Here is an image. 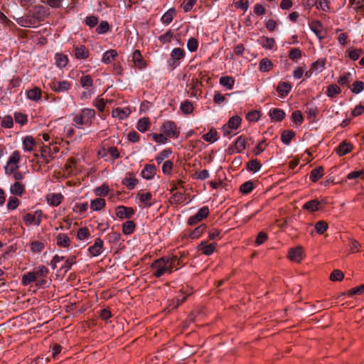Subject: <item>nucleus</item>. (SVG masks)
Wrapping results in <instances>:
<instances>
[{"label": "nucleus", "instance_id": "nucleus-35", "mask_svg": "<svg viewBox=\"0 0 364 364\" xmlns=\"http://www.w3.org/2000/svg\"><path fill=\"white\" fill-rule=\"evenodd\" d=\"M220 83L228 90H232L235 84V79L230 76H223L220 78Z\"/></svg>", "mask_w": 364, "mask_h": 364}, {"label": "nucleus", "instance_id": "nucleus-25", "mask_svg": "<svg viewBox=\"0 0 364 364\" xmlns=\"http://www.w3.org/2000/svg\"><path fill=\"white\" fill-rule=\"evenodd\" d=\"M269 114L272 120L277 122H281L286 115L284 111L279 108L271 109Z\"/></svg>", "mask_w": 364, "mask_h": 364}, {"label": "nucleus", "instance_id": "nucleus-3", "mask_svg": "<svg viewBox=\"0 0 364 364\" xmlns=\"http://www.w3.org/2000/svg\"><path fill=\"white\" fill-rule=\"evenodd\" d=\"M21 154L18 151H14L9 156L7 164L5 166V171L6 173H14L18 168V164L20 162Z\"/></svg>", "mask_w": 364, "mask_h": 364}, {"label": "nucleus", "instance_id": "nucleus-12", "mask_svg": "<svg viewBox=\"0 0 364 364\" xmlns=\"http://www.w3.org/2000/svg\"><path fill=\"white\" fill-rule=\"evenodd\" d=\"M136 198L141 202L145 207H151L153 204L152 194L149 192H144L140 191L136 196Z\"/></svg>", "mask_w": 364, "mask_h": 364}, {"label": "nucleus", "instance_id": "nucleus-16", "mask_svg": "<svg viewBox=\"0 0 364 364\" xmlns=\"http://www.w3.org/2000/svg\"><path fill=\"white\" fill-rule=\"evenodd\" d=\"M36 142L32 136H26L23 139V149L24 151L31 152L34 150Z\"/></svg>", "mask_w": 364, "mask_h": 364}, {"label": "nucleus", "instance_id": "nucleus-58", "mask_svg": "<svg viewBox=\"0 0 364 364\" xmlns=\"http://www.w3.org/2000/svg\"><path fill=\"white\" fill-rule=\"evenodd\" d=\"M254 188L253 182L248 181L245 182L240 188V191L244 194L250 193Z\"/></svg>", "mask_w": 364, "mask_h": 364}, {"label": "nucleus", "instance_id": "nucleus-45", "mask_svg": "<svg viewBox=\"0 0 364 364\" xmlns=\"http://www.w3.org/2000/svg\"><path fill=\"white\" fill-rule=\"evenodd\" d=\"M260 43L263 48L266 49H272L275 46V41L272 38L269 37H262L260 40Z\"/></svg>", "mask_w": 364, "mask_h": 364}, {"label": "nucleus", "instance_id": "nucleus-60", "mask_svg": "<svg viewBox=\"0 0 364 364\" xmlns=\"http://www.w3.org/2000/svg\"><path fill=\"white\" fill-rule=\"evenodd\" d=\"M109 191L108 185L104 183L95 189V193L98 196H105L108 194Z\"/></svg>", "mask_w": 364, "mask_h": 364}, {"label": "nucleus", "instance_id": "nucleus-51", "mask_svg": "<svg viewBox=\"0 0 364 364\" xmlns=\"http://www.w3.org/2000/svg\"><path fill=\"white\" fill-rule=\"evenodd\" d=\"M180 108L183 113L186 114H191L193 111V103L189 100H185L181 102Z\"/></svg>", "mask_w": 364, "mask_h": 364}, {"label": "nucleus", "instance_id": "nucleus-5", "mask_svg": "<svg viewBox=\"0 0 364 364\" xmlns=\"http://www.w3.org/2000/svg\"><path fill=\"white\" fill-rule=\"evenodd\" d=\"M209 215V208L208 206H203L198 210L196 214L191 216L188 219V224L191 225H194L197 224L198 222L203 220Z\"/></svg>", "mask_w": 364, "mask_h": 364}, {"label": "nucleus", "instance_id": "nucleus-57", "mask_svg": "<svg viewBox=\"0 0 364 364\" xmlns=\"http://www.w3.org/2000/svg\"><path fill=\"white\" fill-rule=\"evenodd\" d=\"M33 282H36V279L32 272H28L23 275L22 284L23 285L27 286Z\"/></svg>", "mask_w": 364, "mask_h": 364}, {"label": "nucleus", "instance_id": "nucleus-11", "mask_svg": "<svg viewBox=\"0 0 364 364\" xmlns=\"http://www.w3.org/2000/svg\"><path fill=\"white\" fill-rule=\"evenodd\" d=\"M216 244H207L205 241H202L198 246V250L205 255H212L215 250Z\"/></svg>", "mask_w": 364, "mask_h": 364}, {"label": "nucleus", "instance_id": "nucleus-63", "mask_svg": "<svg viewBox=\"0 0 364 364\" xmlns=\"http://www.w3.org/2000/svg\"><path fill=\"white\" fill-rule=\"evenodd\" d=\"M90 235V231L87 228H81L77 230V237L80 240L87 239Z\"/></svg>", "mask_w": 364, "mask_h": 364}, {"label": "nucleus", "instance_id": "nucleus-22", "mask_svg": "<svg viewBox=\"0 0 364 364\" xmlns=\"http://www.w3.org/2000/svg\"><path fill=\"white\" fill-rule=\"evenodd\" d=\"M131 113L129 108H115L112 112V116L113 117H118L120 119H123L127 117Z\"/></svg>", "mask_w": 364, "mask_h": 364}, {"label": "nucleus", "instance_id": "nucleus-10", "mask_svg": "<svg viewBox=\"0 0 364 364\" xmlns=\"http://www.w3.org/2000/svg\"><path fill=\"white\" fill-rule=\"evenodd\" d=\"M103 241L100 238H97L95 243L88 248L89 253L92 257H97L100 255L103 249Z\"/></svg>", "mask_w": 364, "mask_h": 364}, {"label": "nucleus", "instance_id": "nucleus-53", "mask_svg": "<svg viewBox=\"0 0 364 364\" xmlns=\"http://www.w3.org/2000/svg\"><path fill=\"white\" fill-rule=\"evenodd\" d=\"M150 136L158 144H165L167 143L168 137L164 133H153L150 134Z\"/></svg>", "mask_w": 364, "mask_h": 364}, {"label": "nucleus", "instance_id": "nucleus-17", "mask_svg": "<svg viewBox=\"0 0 364 364\" xmlns=\"http://www.w3.org/2000/svg\"><path fill=\"white\" fill-rule=\"evenodd\" d=\"M141 176L147 180L154 178L156 174V167L153 164H146L141 171Z\"/></svg>", "mask_w": 364, "mask_h": 364}, {"label": "nucleus", "instance_id": "nucleus-27", "mask_svg": "<svg viewBox=\"0 0 364 364\" xmlns=\"http://www.w3.org/2000/svg\"><path fill=\"white\" fill-rule=\"evenodd\" d=\"M118 55V53L116 50L110 49L104 53L102 62L105 64H109L112 61L114 60L115 58Z\"/></svg>", "mask_w": 364, "mask_h": 364}, {"label": "nucleus", "instance_id": "nucleus-29", "mask_svg": "<svg viewBox=\"0 0 364 364\" xmlns=\"http://www.w3.org/2000/svg\"><path fill=\"white\" fill-rule=\"evenodd\" d=\"M353 148L350 143L346 141H342L337 148L336 152L339 156H344L349 153Z\"/></svg>", "mask_w": 364, "mask_h": 364}, {"label": "nucleus", "instance_id": "nucleus-33", "mask_svg": "<svg viewBox=\"0 0 364 364\" xmlns=\"http://www.w3.org/2000/svg\"><path fill=\"white\" fill-rule=\"evenodd\" d=\"M246 148L245 138L240 136L234 144V149L237 153H241Z\"/></svg>", "mask_w": 364, "mask_h": 364}, {"label": "nucleus", "instance_id": "nucleus-4", "mask_svg": "<svg viewBox=\"0 0 364 364\" xmlns=\"http://www.w3.org/2000/svg\"><path fill=\"white\" fill-rule=\"evenodd\" d=\"M49 86L53 92H65L71 88L72 83L68 80L58 81L54 79L49 82Z\"/></svg>", "mask_w": 364, "mask_h": 364}, {"label": "nucleus", "instance_id": "nucleus-13", "mask_svg": "<svg viewBox=\"0 0 364 364\" xmlns=\"http://www.w3.org/2000/svg\"><path fill=\"white\" fill-rule=\"evenodd\" d=\"M38 23V21H37L29 12L28 15L21 18L18 21V23L23 27H36Z\"/></svg>", "mask_w": 364, "mask_h": 364}, {"label": "nucleus", "instance_id": "nucleus-36", "mask_svg": "<svg viewBox=\"0 0 364 364\" xmlns=\"http://www.w3.org/2000/svg\"><path fill=\"white\" fill-rule=\"evenodd\" d=\"M295 134L296 133L294 131L285 130L282 133L281 140L284 144L289 145Z\"/></svg>", "mask_w": 364, "mask_h": 364}, {"label": "nucleus", "instance_id": "nucleus-23", "mask_svg": "<svg viewBox=\"0 0 364 364\" xmlns=\"http://www.w3.org/2000/svg\"><path fill=\"white\" fill-rule=\"evenodd\" d=\"M321 202L315 199L305 203L303 205V208L309 212H315L321 209Z\"/></svg>", "mask_w": 364, "mask_h": 364}, {"label": "nucleus", "instance_id": "nucleus-15", "mask_svg": "<svg viewBox=\"0 0 364 364\" xmlns=\"http://www.w3.org/2000/svg\"><path fill=\"white\" fill-rule=\"evenodd\" d=\"M73 53L75 57L78 60L86 59L90 55L88 49L85 46H75Z\"/></svg>", "mask_w": 364, "mask_h": 364}, {"label": "nucleus", "instance_id": "nucleus-9", "mask_svg": "<svg viewBox=\"0 0 364 364\" xmlns=\"http://www.w3.org/2000/svg\"><path fill=\"white\" fill-rule=\"evenodd\" d=\"M289 258L294 262H300L304 258V251L301 246L291 248L289 251Z\"/></svg>", "mask_w": 364, "mask_h": 364}, {"label": "nucleus", "instance_id": "nucleus-56", "mask_svg": "<svg viewBox=\"0 0 364 364\" xmlns=\"http://www.w3.org/2000/svg\"><path fill=\"white\" fill-rule=\"evenodd\" d=\"M171 154V150L170 149H164L162 151H161L155 158L156 161L158 164H161L163 162V161L165 159H167L169 157V156Z\"/></svg>", "mask_w": 364, "mask_h": 364}, {"label": "nucleus", "instance_id": "nucleus-44", "mask_svg": "<svg viewBox=\"0 0 364 364\" xmlns=\"http://www.w3.org/2000/svg\"><path fill=\"white\" fill-rule=\"evenodd\" d=\"M135 223L132 220L125 222L122 225V231L124 235H130L135 230Z\"/></svg>", "mask_w": 364, "mask_h": 364}, {"label": "nucleus", "instance_id": "nucleus-31", "mask_svg": "<svg viewBox=\"0 0 364 364\" xmlns=\"http://www.w3.org/2000/svg\"><path fill=\"white\" fill-rule=\"evenodd\" d=\"M56 243L58 246L67 247L70 244V240L67 235L64 233H60L56 237Z\"/></svg>", "mask_w": 364, "mask_h": 364}, {"label": "nucleus", "instance_id": "nucleus-38", "mask_svg": "<svg viewBox=\"0 0 364 364\" xmlns=\"http://www.w3.org/2000/svg\"><path fill=\"white\" fill-rule=\"evenodd\" d=\"M105 205V200L101 198H95L91 200L90 208L92 210L98 211L100 210Z\"/></svg>", "mask_w": 364, "mask_h": 364}, {"label": "nucleus", "instance_id": "nucleus-1", "mask_svg": "<svg viewBox=\"0 0 364 364\" xmlns=\"http://www.w3.org/2000/svg\"><path fill=\"white\" fill-rule=\"evenodd\" d=\"M183 255L178 257L177 255H166L154 260L151 264L152 274L156 278H160L165 274H171L178 270L183 266Z\"/></svg>", "mask_w": 364, "mask_h": 364}, {"label": "nucleus", "instance_id": "nucleus-42", "mask_svg": "<svg viewBox=\"0 0 364 364\" xmlns=\"http://www.w3.org/2000/svg\"><path fill=\"white\" fill-rule=\"evenodd\" d=\"M323 168L322 166L313 169L310 174V179L313 182H316L323 176Z\"/></svg>", "mask_w": 364, "mask_h": 364}, {"label": "nucleus", "instance_id": "nucleus-24", "mask_svg": "<svg viewBox=\"0 0 364 364\" xmlns=\"http://www.w3.org/2000/svg\"><path fill=\"white\" fill-rule=\"evenodd\" d=\"M36 277V279L45 278L48 274V269L43 265L36 267L31 271Z\"/></svg>", "mask_w": 364, "mask_h": 364}, {"label": "nucleus", "instance_id": "nucleus-54", "mask_svg": "<svg viewBox=\"0 0 364 364\" xmlns=\"http://www.w3.org/2000/svg\"><path fill=\"white\" fill-rule=\"evenodd\" d=\"M353 80V75L350 73H344L343 75L340 76L338 80V84L341 85H346L349 84Z\"/></svg>", "mask_w": 364, "mask_h": 364}, {"label": "nucleus", "instance_id": "nucleus-34", "mask_svg": "<svg viewBox=\"0 0 364 364\" xmlns=\"http://www.w3.org/2000/svg\"><path fill=\"white\" fill-rule=\"evenodd\" d=\"M80 85L85 90L90 89L93 86V80L90 75H82L80 78Z\"/></svg>", "mask_w": 364, "mask_h": 364}, {"label": "nucleus", "instance_id": "nucleus-2", "mask_svg": "<svg viewBox=\"0 0 364 364\" xmlns=\"http://www.w3.org/2000/svg\"><path fill=\"white\" fill-rule=\"evenodd\" d=\"M161 131L169 138L177 139L180 135V131L173 121H165L161 127Z\"/></svg>", "mask_w": 364, "mask_h": 364}, {"label": "nucleus", "instance_id": "nucleus-43", "mask_svg": "<svg viewBox=\"0 0 364 364\" xmlns=\"http://www.w3.org/2000/svg\"><path fill=\"white\" fill-rule=\"evenodd\" d=\"M0 124L1 127L11 129L14 126V119L11 115H6L3 118L1 117Z\"/></svg>", "mask_w": 364, "mask_h": 364}, {"label": "nucleus", "instance_id": "nucleus-37", "mask_svg": "<svg viewBox=\"0 0 364 364\" xmlns=\"http://www.w3.org/2000/svg\"><path fill=\"white\" fill-rule=\"evenodd\" d=\"M27 97L31 100L38 101L41 97V90L37 87L31 89L27 92Z\"/></svg>", "mask_w": 364, "mask_h": 364}, {"label": "nucleus", "instance_id": "nucleus-28", "mask_svg": "<svg viewBox=\"0 0 364 364\" xmlns=\"http://www.w3.org/2000/svg\"><path fill=\"white\" fill-rule=\"evenodd\" d=\"M311 30L316 35L318 38L322 39L323 36H322L323 30H322V24L319 21H314L309 24Z\"/></svg>", "mask_w": 364, "mask_h": 364}, {"label": "nucleus", "instance_id": "nucleus-6", "mask_svg": "<svg viewBox=\"0 0 364 364\" xmlns=\"http://www.w3.org/2000/svg\"><path fill=\"white\" fill-rule=\"evenodd\" d=\"M41 215L42 212L41 210H36L34 214H26L23 216V220L26 225H31L33 224L38 226L41 224Z\"/></svg>", "mask_w": 364, "mask_h": 364}, {"label": "nucleus", "instance_id": "nucleus-40", "mask_svg": "<svg viewBox=\"0 0 364 364\" xmlns=\"http://www.w3.org/2000/svg\"><path fill=\"white\" fill-rule=\"evenodd\" d=\"M207 226L205 224L199 225L190 232L189 237L193 240L198 239L205 230Z\"/></svg>", "mask_w": 364, "mask_h": 364}, {"label": "nucleus", "instance_id": "nucleus-8", "mask_svg": "<svg viewBox=\"0 0 364 364\" xmlns=\"http://www.w3.org/2000/svg\"><path fill=\"white\" fill-rule=\"evenodd\" d=\"M134 214V210L130 207L118 206L116 209V215L121 218L130 219Z\"/></svg>", "mask_w": 364, "mask_h": 364}, {"label": "nucleus", "instance_id": "nucleus-48", "mask_svg": "<svg viewBox=\"0 0 364 364\" xmlns=\"http://www.w3.org/2000/svg\"><path fill=\"white\" fill-rule=\"evenodd\" d=\"M341 92V90L339 86L337 85H330L327 87V92L326 94L329 97H335L337 95L340 94Z\"/></svg>", "mask_w": 364, "mask_h": 364}, {"label": "nucleus", "instance_id": "nucleus-7", "mask_svg": "<svg viewBox=\"0 0 364 364\" xmlns=\"http://www.w3.org/2000/svg\"><path fill=\"white\" fill-rule=\"evenodd\" d=\"M29 13L37 20L38 22L42 21L48 16L46 9L41 5L35 6Z\"/></svg>", "mask_w": 364, "mask_h": 364}, {"label": "nucleus", "instance_id": "nucleus-39", "mask_svg": "<svg viewBox=\"0 0 364 364\" xmlns=\"http://www.w3.org/2000/svg\"><path fill=\"white\" fill-rule=\"evenodd\" d=\"M202 138L205 141L213 143L218 140V132L215 129H211L208 133L203 134Z\"/></svg>", "mask_w": 364, "mask_h": 364}, {"label": "nucleus", "instance_id": "nucleus-30", "mask_svg": "<svg viewBox=\"0 0 364 364\" xmlns=\"http://www.w3.org/2000/svg\"><path fill=\"white\" fill-rule=\"evenodd\" d=\"M176 15V10L173 8L168 9L164 15L161 16V21L164 24H169L173 19V17Z\"/></svg>", "mask_w": 364, "mask_h": 364}, {"label": "nucleus", "instance_id": "nucleus-62", "mask_svg": "<svg viewBox=\"0 0 364 364\" xmlns=\"http://www.w3.org/2000/svg\"><path fill=\"white\" fill-rule=\"evenodd\" d=\"M44 248L45 245L39 241H34L31 244V250L34 253L41 252Z\"/></svg>", "mask_w": 364, "mask_h": 364}, {"label": "nucleus", "instance_id": "nucleus-55", "mask_svg": "<svg viewBox=\"0 0 364 364\" xmlns=\"http://www.w3.org/2000/svg\"><path fill=\"white\" fill-rule=\"evenodd\" d=\"M311 6H316L317 9H321L323 11H327L329 9L327 0H316Z\"/></svg>", "mask_w": 364, "mask_h": 364}, {"label": "nucleus", "instance_id": "nucleus-21", "mask_svg": "<svg viewBox=\"0 0 364 364\" xmlns=\"http://www.w3.org/2000/svg\"><path fill=\"white\" fill-rule=\"evenodd\" d=\"M80 111L84 116V119L87 122L88 127H90L93 119L95 118V111L90 108H83Z\"/></svg>", "mask_w": 364, "mask_h": 364}, {"label": "nucleus", "instance_id": "nucleus-50", "mask_svg": "<svg viewBox=\"0 0 364 364\" xmlns=\"http://www.w3.org/2000/svg\"><path fill=\"white\" fill-rule=\"evenodd\" d=\"M55 63L59 68H64L68 63V57L65 55L57 53L55 56Z\"/></svg>", "mask_w": 364, "mask_h": 364}, {"label": "nucleus", "instance_id": "nucleus-59", "mask_svg": "<svg viewBox=\"0 0 364 364\" xmlns=\"http://www.w3.org/2000/svg\"><path fill=\"white\" fill-rule=\"evenodd\" d=\"M289 57L293 61L296 62L301 57V51L299 48H294L290 50Z\"/></svg>", "mask_w": 364, "mask_h": 364}, {"label": "nucleus", "instance_id": "nucleus-26", "mask_svg": "<svg viewBox=\"0 0 364 364\" xmlns=\"http://www.w3.org/2000/svg\"><path fill=\"white\" fill-rule=\"evenodd\" d=\"M73 125L75 126L78 129H82L83 126L88 127V124L85 119H84V116L82 114L81 111L76 114H74L73 118Z\"/></svg>", "mask_w": 364, "mask_h": 364}, {"label": "nucleus", "instance_id": "nucleus-49", "mask_svg": "<svg viewBox=\"0 0 364 364\" xmlns=\"http://www.w3.org/2000/svg\"><path fill=\"white\" fill-rule=\"evenodd\" d=\"M240 123L241 118L238 116H233L229 119L226 126L228 128L235 130L239 127Z\"/></svg>", "mask_w": 364, "mask_h": 364}, {"label": "nucleus", "instance_id": "nucleus-64", "mask_svg": "<svg viewBox=\"0 0 364 364\" xmlns=\"http://www.w3.org/2000/svg\"><path fill=\"white\" fill-rule=\"evenodd\" d=\"M358 178H364V169L353 171L347 175V178L349 180Z\"/></svg>", "mask_w": 364, "mask_h": 364}, {"label": "nucleus", "instance_id": "nucleus-14", "mask_svg": "<svg viewBox=\"0 0 364 364\" xmlns=\"http://www.w3.org/2000/svg\"><path fill=\"white\" fill-rule=\"evenodd\" d=\"M122 183L129 190H132L137 184L138 180L136 178V177L132 173H127L125 177L122 179Z\"/></svg>", "mask_w": 364, "mask_h": 364}, {"label": "nucleus", "instance_id": "nucleus-61", "mask_svg": "<svg viewBox=\"0 0 364 364\" xmlns=\"http://www.w3.org/2000/svg\"><path fill=\"white\" fill-rule=\"evenodd\" d=\"M328 229V224L323 220L317 222L315 225V230L318 234H323Z\"/></svg>", "mask_w": 364, "mask_h": 364}, {"label": "nucleus", "instance_id": "nucleus-19", "mask_svg": "<svg viewBox=\"0 0 364 364\" xmlns=\"http://www.w3.org/2000/svg\"><path fill=\"white\" fill-rule=\"evenodd\" d=\"M132 61L134 63V65L139 69H143L144 68H145V61L142 58L141 53L139 50H136L134 51L132 54Z\"/></svg>", "mask_w": 364, "mask_h": 364}, {"label": "nucleus", "instance_id": "nucleus-47", "mask_svg": "<svg viewBox=\"0 0 364 364\" xmlns=\"http://www.w3.org/2000/svg\"><path fill=\"white\" fill-rule=\"evenodd\" d=\"M261 167V164L257 159H252L247 164V169L250 171L257 172Z\"/></svg>", "mask_w": 364, "mask_h": 364}, {"label": "nucleus", "instance_id": "nucleus-32", "mask_svg": "<svg viewBox=\"0 0 364 364\" xmlns=\"http://www.w3.org/2000/svg\"><path fill=\"white\" fill-rule=\"evenodd\" d=\"M150 121L148 117H143L139 119L137 122V129L141 132H145L149 129Z\"/></svg>", "mask_w": 364, "mask_h": 364}, {"label": "nucleus", "instance_id": "nucleus-52", "mask_svg": "<svg viewBox=\"0 0 364 364\" xmlns=\"http://www.w3.org/2000/svg\"><path fill=\"white\" fill-rule=\"evenodd\" d=\"M171 57L175 60H180L185 57V51L180 48H173L171 53Z\"/></svg>", "mask_w": 364, "mask_h": 364}, {"label": "nucleus", "instance_id": "nucleus-46", "mask_svg": "<svg viewBox=\"0 0 364 364\" xmlns=\"http://www.w3.org/2000/svg\"><path fill=\"white\" fill-rule=\"evenodd\" d=\"M273 64L268 58H262L259 63V70L261 72H267L272 68Z\"/></svg>", "mask_w": 364, "mask_h": 364}, {"label": "nucleus", "instance_id": "nucleus-18", "mask_svg": "<svg viewBox=\"0 0 364 364\" xmlns=\"http://www.w3.org/2000/svg\"><path fill=\"white\" fill-rule=\"evenodd\" d=\"M47 202L52 206H58L60 204L63 199V196L61 193H50L47 196Z\"/></svg>", "mask_w": 364, "mask_h": 364}, {"label": "nucleus", "instance_id": "nucleus-41", "mask_svg": "<svg viewBox=\"0 0 364 364\" xmlns=\"http://www.w3.org/2000/svg\"><path fill=\"white\" fill-rule=\"evenodd\" d=\"M11 193L16 196H21L24 191V186L18 181H16L10 188Z\"/></svg>", "mask_w": 364, "mask_h": 364}, {"label": "nucleus", "instance_id": "nucleus-20", "mask_svg": "<svg viewBox=\"0 0 364 364\" xmlns=\"http://www.w3.org/2000/svg\"><path fill=\"white\" fill-rule=\"evenodd\" d=\"M291 90V85L287 82H280L277 87V92L282 97L287 96Z\"/></svg>", "mask_w": 364, "mask_h": 364}]
</instances>
